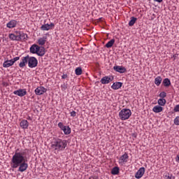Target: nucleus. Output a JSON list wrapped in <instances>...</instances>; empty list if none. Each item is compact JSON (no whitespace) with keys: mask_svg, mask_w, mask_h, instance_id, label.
<instances>
[{"mask_svg":"<svg viewBox=\"0 0 179 179\" xmlns=\"http://www.w3.org/2000/svg\"><path fill=\"white\" fill-rule=\"evenodd\" d=\"M20 59V57H16L12 59L11 61L13 62V64H15L16 61H19Z\"/></svg>","mask_w":179,"mask_h":179,"instance_id":"obj_35","label":"nucleus"},{"mask_svg":"<svg viewBox=\"0 0 179 179\" xmlns=\"http://www.w3.org/2000/svg\"><path fill=\"white\" fill-rule=\"evenodd\" d=\"M55 26V24H54V23H52V22H51L50 24H45L41 27V30H43V31L51 30V29L54 28Z\"/></svg>","mask_w":179,"mask_h":179,"instance_id":"obj_6","label":"nucleus"},{"mask_svg":"<svg viewBox=\"0 0 179 179\" xmlns=\"http://www.w3.org/2000/svg\"><path fill=\"white\" fill-rule=\"evenodd\" d=\"M67 145L68 143L66 142V140L59 139V150H64Z\"/></svg>","mask_w":179,"mask_h":179,"instance_id":"obj_8","label":"nucleus"},{"mask_svg":"<svg viewBox=\"0 0 179 179\" xmlns=\"http://www.w3.org/2000/svg\"><path fill=\"white\" fill-rule=\"evenodd\" d=\"M71 117H76V112L75 110H73L70 113Z\"/></svg>","mask_w":179,"mask_h":179,"instance_id":"obj_38","label":"nucleus"},{"mask_svg":"<svg viewBox=\"0 0 179 179\" xmlns=\"http://www.w3.org/2000/svg\"><path fill=\"white\" fill-rule=\"evenodd\" d=\"M51 148L52 149H55V150H59V139H56L52 142Z\"/></svg>","mask_w":179,"mask_h":179,"instance_id":"obj_14","label":"nucleus"},{"mask_svg":"<svg viewBox=\"0 0 179 179\" xmlns=\"http://www.w3.org/2000/svg\"><path fill=\"white\" fill-rule=\"evenodd\" d=\"M113 81V79L110 78L109 76H104L101 79V83L102 85H108V83H110Z\"/></svg>","mask_w":179,"mask_h":179,"instance_id":"obj_15","label":"nucleus"},{"mask_svg":"<svg viewBox=\"0 0 179 179\" xmlns=\"http://www.w3.org/2000/svg\"><path fill=\"white\" fill-rule=\"evenodd\" d=\"M20 125L22 129H27V128H29V122L26 120H23L20 123Z\"/></svg>","mask_w":179,"mask_h":179,"instance_id":"obj_19","label":"nucleus"},{"mask_svg":"<svg viewBox=\"0 0 179 179\" xmlns=\"http://www.w3.org/2000/svg\"><path fill=\"white\" fill-rule=\"evenodd\" d=\"M152 111L154 113H162V111H163V107L160 106H155L153 107L152 108Z\"/></svg>","mask_w":179,"mask_h":179,"instance_id":"obj_23","label":"nucleus"},{"mask_svg":"<svg viewBox=\"0 0 179 179\" xmlns=\"http://www.w3.org/2000/svg\"><path fill=\"white\" fill-rule=\"evenodd\" d=\"M29 55L27 56L22 57V62L19 64L20 68H24L26 66V64H29Z\"/></svg>","mask_w":179,"mask_h":179,"instance_id":"obj_7","label":"nucleus"},{"mask_svg":"<svg viewBox=\"0 0 179 179\" xmlns=\"http://www.w3.org/2000/svg\"><path fill=\"white\" fill-rule=\"evenodd\" d=\"M120 87H122V83L121 82H115L111 86V88L113 89V90H118Z\"/></svg>","mask_w":179,"mask_h":179,"instance_id":"obj_18","label":"nucleus"},{"mask_svg":"<svg viewBox=\"0 0 179 179\" xmlns=\"http://www.w3.org/2000/svg\"><path fill=\"white\" fill-rule=\"evenodd\" d=\"M17 24V21L13 20H10L9 22L7 23L6 27L8 29H13V27H16V25Z\"/></svg>","mask_w":179,"mask_h":179,"instance_id":"obj_17","label":"nucleus"},{"mask_svg":"<svg viewBox=\"0 0 179 179\" xmlns=\"http://www.w3.org/2000/svg\"><path fill=\"white\" fill-rule=\"evenodd\" d=\"M8 37L12 41H19V31H15L14 34H10Z\"/></svg>","mask_w":179,"mask_h":179,"instance_id":"obj_13","label":"nucleus"},{"mask_svg":"<svg viewBox=\"0 0 179 179\" xmlns=\"http://www.w3.org/2000/svg\"><path fill=\"white\" fill-rule=\"evenodd\" d=\"M68 78V75H66V74H63L62 76V79H66Z\"/></svg>","mask_w":179,"mask_h":179,"instance_id":"obj_39","label":"nucleus"},{"mask_svg":"<svg viewBox=\"0 0 179 179\" xmlns=\"http://www.w3.org/2000/svg\"><path fill=\"white\" fill-rule=\"evenodd\" d=\"M61 87L62 90H66V89H68V84L64 83L61 85Z\"/></svg>","mask_w":179,"mask_h":179,"instance_id":"obj_32","label":"nucleus"},{"mask_svg":"<svg viewBox=\"0 0 179 179\" xmlns=\"http://www.w3.org/2000/svg\"><path fill=\"white\" fill-rule=\"evenodd\" d=\"M58 127L62 131V129H64L65 127V125H64V123L60 122L58 123Z\"/></svg>","mask_w":179,"mask_h":179,"instance_id":"obj_34","label":"nucleus"},{"mask_svg":"<svg viewBox=\"0 0 179 179\" xmlns=\"http://www.w3.org/2000/svg\"><path fill=\"white\" fill-rule=\"evenodd\" d=\"M155 2H158V3H162L163 2V0H154Z\"/></svg>","mask_w":179,"mask_h":179,"instance_id":"obj_40","label":"nucleus"},{"mask_svg":"<svg viewBox=\"0 0 179 179\" xmlns=\"http://www.w3.org/2000/svg\"><path fill=\"white\" fill-rule=\"evenodd\" d=\"M175 125H179V116L176 117L174 120Z\"/></svg>","mask_w":179,"mask_h":179,"instance_id":"obj_36","label":"nucleus"},{"mask_svg":"<svg viewBox=\"0 0 179 179\" xmlns=\"http://www.w3.org/2000/svg\"><path fill=\"white\" fill-rule=\"evenodd\" d=\"M13 62H12V59L6 60L3 62V68H9V66H12L13 65Z\"/></svg>","mask_w":179,"mask_h":179,"instance_id":"obj_21","label":"nucleus"},{"mask_svg":"<svg viewBox=\"0 0 179 179\" xmlns=\"http://www.w3.org/2000/svg\"><path fill=\"white\" fill-rule=\"evenodd\" d=\"M173 111H175V113H179V105H176L174 107Z\"/></svg>","mask_w":179,"mask_h":179,"instance_id":"obj_37","label":"nucleus"},{"mask_svg":"<svg viewBox=\"0 0 179 179\" xmlns=\"http://www.w3.org/2000/svg\"><path fill=\"white\" fill-rule=\"evenodd\" d=\"M148 1H150V0H148Z\"/></svg>","mask_w":179,"mask_h":179,"instance_id":"obj_42","label":"nucleus"},{"mask_svg":"<svg viewBox=\"0 0 179 179\" xmlns=\"http://www.w3.org/2000/svg\"><path fill=\"white\" fill-rule=\"evenodd\" d=\"M47 92V89H45V87H38L36 90H35V94H36V96H41L43 94H45Z\"/></svg>","mask_w":179,"mask_h":179,"instance_id":"obj_4","label":"nucleus"},{"mask_svg":"<svg viewBox=\"0 0 179 179\" xmlns=\"http://www.w3.org/2000/svg\"><path fill=\"white\" fill-rule=\"evenodd\" d=\"M18 37L19 41H26L27 38H29L27 34H24L23 31H18Z\"/></svg>","mask_w":179,"mask_h":179,"instance_id":"obj_10","label":"nucleus"},{"mask_svg":"<svg viewBox=\"0 0 179 179\" xmlns=\"http://www.w3.org/2000/svg\"><path fill=\"white\" fill-rule=\"evenodd\" d=\"M166 96H167V94L166 93V92H162L159 94V97H161L162 99H164V97H166Z\"/></svg>","mask_w":179,"mask_h":179,"instance_id":"obj_33","label":"nucleus"},{"mask_svg":"<svg viewBox=\"0 0 179 179\" xmlns=\"http://www.w3.org/2000/svg\"><path fill=\"white\" fill-rule=\"evenodd\" d=\"M13 94L19 96L20 97H23V96H26L27 94V92L25 89H20L18 90L14 91Z\"/></svg>","mask_w":179,"mask_h":179,"instance_id":"obj_5","label":"nucleus"},{"mask_svg":"<svg viewBox=\"0 0 179 179\" xmlns=\"http://www.w3.org/2000/svg\"><path fill=\"white\" fill-rule=\"evenodd\" d=\"M38 48V45L34 44L30 47V52L31 54H37V50Z\"/></svg>","mask_w":179,"mask_h":179,"instance_id":"obj_20","label":"nucleus"},{"mask_svg":"<svg viewBox=\"0 0 179 179\" xmlns=\"http://www.w3.org/2000/svg\"><path fill=\"white\" fill-rule=\"evenodd\" d=\"M114 43H115V39L113 38L106 44L105 47H106V48H111V47L114 45Z\"/></svg>","mask_w":179,"mask_h":179,"instance_id":"obj_25","label":"nucleus"},{"mask_svg":"<svg viewBox=\"0 0 179 179\" xmlns=\"http://www.w3.org/2000/svg\"><path fill=\"white\" fill-rule=\"evenodd\" d=\"M13 169H18V171L23 173V171H26L29 167V164L24 162V157L23 154L21 152H15V155L13 156L11 159Z\"/></svg>","mask_w":179,"mask_h":179,"instance_id":"obj_1","label":"nucleus"},{"mask_svg":"<svg viewBox=\"0 0 179 179\" xmlns=\"http://www.w3.org/2000/svg\"><path fill=\"white\" fill-rule=\"evenodd\" d=\"M113 69L116 72H119V73H125L127 72V69L122 66H115Z\"/></svg>","mask_w":179,"mask_h":179,"instance_id":"obj_12","label":"nucleus"},{"mask_svg":"<svg viewBox=\"0 0 179 179\" xmlns=\"http://www.w3.org/2000/svg\"><path fill=\"white\" fill-rule=\"evenodd\" d=\"M45 55V48L43 46H38L36 55L38 57H44Z\"/></svg>","mask_w":179,"mask_h":179,"instance_id":"obj_11","label":"nucleus"},{"mask_svg":"<svg viewBox=\"0 0 179 179\" xmlns=\"http://www.w3.org/2000/svg\"><path fill=\"white\" fill-rule=\"evenodd\" d=\"M176 161L178 162V163H179V155H177Z\"/></svg>","mask_w":179,"mask_h":179,"instance_id":"obj_41","label":"nucleus"},{"mask_svg":"<svg viewBox=\"0 0 179 179\" xmlns=\"http://www.w3.org/2000/svg\"><path fill=\"white\" fill-rule=\"evenodd\" d=\"M82 73V68L80 67H78L77 69H76V75H80Z\"/></svg>","mask_w":179,"mask_h":179,"instance_id":"obj_31","label":"nucleus"},{"mask_svg":"<svg viewBox=\"0 0 179 179\" xmlns=\"http://www.w3.org/2000/svg\"><path fill=\"white\" fill-rule=\"evenodd\" d=\"M38 65V61L34 57L29 56L28 59V66L29 68H36Z\"/></svg>","mask_w":179,"mask_h":179,"instance_id":"obj_3","label":"nucleus"},{"mask_svg":"<svg viewBox=\"0 0 179 179\" xmlns=\"http://www.w3.org/2000/svg\"><path fill=\"white\" fill-rule=\"evenodd\" d=\"M111 174L113 176H117V174H120V168L118 166H115L111 170Z\"/></svg>","mask_w":179,"mask_h":179,"instance_id":"obj_22","label":"nucleus"},{"mask_svg":"<svg viewBox=\"0 0 179 179\" xmlns=\"http://www.w3.org/2000/svg\"><path fill=\"white\" fill-rule=\"evenodd\" d=\"M166 103V101L165 99H158V104L159 106H165Z\"/></svg>","mask_w":179,"mask_h":179,"instance_id":"obj_30","label":"nucleus"},{"mask_svg":"<svg viewBox=\"0 0 179 179\" xmlns=\"http://www.w3.org/2000/svg\"><path fill=\"white\" fill-rule=\"evenodd\" d=\"M143 174H145V168L144 167H141L136 173L135 178H137V179L142 178V177H143Z\"/></svg>","mask_w":179,"mask_h":179,"instance_id":"obj_9","label":"nucleus"},{"mask_svg":"<svg viewBox=\"0 0 179 179\" xmlns=\"http://www.w3.org/2000/svg\"><path fill=\"white\" fill-rule=\"evenodd\" d=\"M162 80H163V78H162L161 76H157L155 79V83L157 86H160V84L162 83Z\"/></svg>","mask_w":179,"mask_h":179,"instance_id":"obj_29","label":"nucleus"},{"mask_svg":"<svg viewBox=\"0 0 179 179\" xmlns=\"http://www.w3.org/2000/svg\"><path fill=\"white\" fill-rule=\"evenodd\" d=\"M162 85L164 86H165V87H169V86H170V85H171V82L170 81V79L165 78V79H164V80L162 82Z\"/></svg>","mask_w":179,"mask_h":179,"instance_id":"obj_26","label":"nucleus"},{"mask_svg":"<svg viewBox=\"0 0 179 179\" xmlns=\"http://www.w3.org/2000/svg\"><path fill=\"white\" fill-rule=\"evenodd\" d=\"M62 131H63L64 135H69L71 134V127L69 126H64Z\"/></svg>","mask_w":179,"mask_h":179,"instance_id":"obj_24","label":"nucleus"},{"mask_svg":"<svg viewBox=\"0 0 179 179\" xmlns=\"http://www.w3.org/2000/svg\"><path fill=\"white\" fill-rule=\"evenodd\" d=\"M131 115H132V112L128 108H123L119 113V117L122 121L129 120Z\"/></svg>","mask_w":179,"mask_h":179,"instance_id":"obj_2","label":"nucleus"},{"mask_svg":"<svg viewBox=\"0 0 179 179\" xmlns=\"http://www.w3.org/2000/svg\"><path fill=\"white\" fill-rule=\"evenodd\" d=\"M47 41V37L41 38L38 40V44L39 45H44Z\"/></svg>","mask_w":179,"mask_h":179,"instance_id":"obj_27","label":"nucleus"},{"mask_svg":"<svg viewBox=\"0 0 179 179\" xmlns=\"http://www.w3.org/2000/svg\"><path fill=\"white\" fill-rule=\"evenodd\" d=\"M136 20H138L137 17H131V20L129 22V26L132 27L135 23L136 22Z\"/></svg>","mask_w":179,"mask_h":179,"instance_id":"obj_28","label":"nucleus"},{"mask_svg":"<svg viewBox=\"0 0 179 179\" xmlns=\"http://www.w3.org/2000/svg\"><path fill=\"white\" fill-rule=\"evenodd\" d=\"M129 156H128V153L125 152L123 155L120 157V163H127L128 162V159Z\"/></svg>","mask_w":179,"mask_h":179,"instance_id":"obj_16","label":"nucleus"}]
</instances>
